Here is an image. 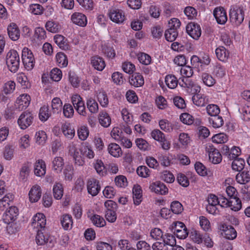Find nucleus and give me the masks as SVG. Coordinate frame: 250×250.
I'll return each mask as SVG.
<instances>
[{
  "instance_id": "35",
  "label": "nucleus",
  "mask_w": 250,
  "mask_h": 250,
  "mask_svg": "<svg viewBox=\"0 0 250 250\" xmlns=\"http://www.w3.org/2000/svg\"><path fill=\"white\" fill-rule=\"evenodd\" d=\"M192 101L194 104L198 106H204L208 102L206 96L200 93H197L192 97Z\"/></svg>"
},
{
  "instance_id": "41",
  "label": "nucleus",
  "mask_w": 250,
  "mask_h": 250,
  "mask_svg": "<svg viewBox=\"0 0 250 250\" xmlns=\"http://www.w3.org/2000/svg\"><path fill=\"white\" fill-rule=\"evenodd\" d=\"M93 166L97 173L100 176H104L106 173L105 167L101 160H97L93 163Z\"/></svg>"
},
{
  "instance_id": "12",
  "label": "nucleus",
  "mask_w": 250,
  "mask_h": 250,
  "mask_svg": "<svg viewBox=\"0 0 250 250\" xmlns=\"http://www.w3.org/2000/svg\"><path fill=\"white\" fill-rule=\"evenodd\" d=\"M30 97L27 94L20 95L17 99L15 104V108L19 111L26 109L30 103Z\"/></svg>"
},
{
  "instance_id": "55",
  "label": "nucleus",
  "mask_w": 250,
  "mask_h": 250,
  "mask_svg": "<svg viewBox=\"0 0 250 250\" xmlns=\"http://www.w3.org/2000/svg\"><path fill=\"white\" fill-rule=\"evenodd\" d=\"M17 80L18 82L24 88H28L30 86V83L28 80L27 76L23 73L17 74Z\"/></svg>"
},
{
  "instance_id": "60",
  "label": "nucleus",
  "mask_w": 250,
  "mask_h": 250,
  "mask_svg": "<svg viewBox=\"0 0 250 250\" xmlns=\"http://www.w3.org/2000/svg\"><path fill=\"white\" fill-rule=\"evenodd\" d=\"M74 109L70 104H65L63 106V114L67 118H71L74 114Z\"/></svg>"
},
{
  "instance_id": "48",
  "label": "nucleus",
  "mask_w": 250,
  "mask_h": 250,
  "mask_svg": "<svg viewBox=\"0 0 250 250\" xmlns=\"http://www.w3.org/2000/svg\"><path fill=\"white\" fill-rule=\"evenodd\" d=\"M202 80L205 85L209 87L213 86L216 83V81L213 77L207 73L202 74Z\"/></svg>"
},
{
  "instance_id": "28",
  "label": "nucleus",
  "mask_w": 250,
  "mask_h": 250,
  "mask_svg": "<svg viewBox=\"0 0 250 250\" xmlns=\"http://www.w3.org/2000/svg\"><path fill=\"white\" fill-rule=\"evenodd\" d=\"M236 181L240 184H245L250 181V168L238 173L236 176Z\"/></svg>"
},
{
  "instance_id": "58",
  "label": "nucleus",
  "mask_w": 250,
  "mask_h": 250,
  "mask_svg": "<svg viewBox=\"0 0 250 250\" xmlns=\"http://www.w3.org/2000/svg\"><path fill=\"white\" fill-rule=\"evenodd\" d=\"M16 84L14 81H9L5 83L3 86V91L5 94L12 93L15 89Z\"/></svg>"
},
{
  "instance_id": "50",
  "label": "nucleus",
  "mask_w": 250,
  "mask_h": 250,
  "mask_svg": "<svg viewBox=\"0 0 250 250\" xmlns=\"http://www.w3.org/2000/svg\"><path fill=\"white\" fill-rule=\"evenodd\" d=\"M234 211H238L241 208V201L237 197H234L229 200V206Z\"/></svg>"
},
{
  "instance_id": "1",
  "label": "nucleus",
  "mask_w": 250,
  "mask_h": 250,
  "mask_svg": "<svg viewBox=\"0 0 250 250\" xmlns=\"http://www.w3.org/2000/svg\"><path fill=\"white\" fill-rule=\"evenodd\" d=\"M245 10L243 7L231 6L229 12L230 22L236 26L240 25L244 20Z\"/></svg>"
},
{
  "instance_id": "29",
  "label": "nucleus",
  "mask_w": 250,
  "mask_h": 250,
  "mask_svg": "<svg viewBox=\"0 0 250 250\" xmlns=\"http://www.w3.org/2000/svg\"><path fill=\"white\" fill-rule=\"evenodd\" d=\"M61 223L62 228L65 230H70L73 226V220L72 216L69 214H63L60 219Z\"/></svg>"
},
{
  "instance_id": "38",
  "label": "nucleus",
  "mask_w": 250,
  "mask_h": 250,
  "mask_svg": "<svg viewBox=\"0 0 250 250\" xmlns=\"http://www.w3.org/2000/svg\"><path fill=\"white\" fill-rule=\"evenodd\" d=\"M137 57L139 62L144 65H148L152 62L151 56L144 52L138 53L137 55Z\"/></svg>"
},
{
  "instance_id": "47",
  "label": "nucleus",
  "mask_w": 250,
  "mask_h": 250,
  "mask_svg": "<svg viewBox=\"0 0 250 250\" xmlns=\"http://www.w3.org/2000/svg\"><path fill=\"white\" fill-rule=\"evenodd\" d=\"M178 36L177 30L172 28H168L165 31V36L166 39L170 42L175 40Z\"/></svg>"
},
{
  "instance_id": "22",
  "label": "nucleus",
  "mask_w": 250,
  "mask_h": 250,
  "mask_svg": "<svg viewBox=\"0 0 250 250\" xmlns=\"http://www.w3.org/2000/svg\"><path fill=\"white\" fill-rule=\"evenodd\" d=\"M54 41L61 49L64 50L70 49L67 40L64 36L59 34L55 35L54 37Z\"/></svg>"
},
{
  "instance_id": "31",
  "label": "nucleus",
  "mask_w": 250,
  "mask_h": 250,
  "mask_svg": "<svg viewBox=\"0 0 250 250\" xmlns=\"http://www.w3.org/2000/svg\"><path fill=\"white\" fill-rule=\"evenodd\" d=\"M31 164L27 163L24 164L21 167L19 174V179L21 181L25 182L27 180Z\"/></svg>"
},
{
  "instance_id": "7",
  "label": "nucleus",
  "mask_w": 250,
  "mask_h": 250,
  "mask_svg": "<svg viewBox=\"0 0 250 250\" xmlns=\"http://www.w3.org/2000/svg\"><path fill=\"white\" fill-rule=\"evenodd\" d=\"M219 229L221 235L227 239L233 240L237 236L236 231L230 225L223 224L220 226Z\"/></svg>"
},
{
  "instance_id": "10",
  "label": "nucleus",
  "mask_w": 250,
  "mask_h": 250,
  "mask_svg": "<svg viewBox=\"0 0 250 250\" xmlns=\"http://www.w3.org/2000/svg\"><path fill=\"white\" fill-rule=\"evenodd\" d=\"M172 229L177 237L179 239H185L188 235V231L185 224L182 222H175L173 223Z\"/></svg>"
},
{
  "instance_id": "62",
  "label": "nucleus",
  "mask_w": 250,
  "mask_h": 250,
  "mask_svg": "<svg viewBox=\"0 0 250 250\" xmlns=\"http://www.w3.org/2000/svg\"><path fill=\"white\" fill-rule=\"evenodd\" d=\"M30 146L29 136L27 134L21 137L19 140V147L21 149H25Z\"/></svg>"
},
{
  "instance_id": "9",
  "label": "nucleus",
  "mask_w": 250,
  "mask_h": 250,
  "mask_svg": "<svg viewBox=\"0 0 250 250\" xmlns=\"http://www.w3.org/2000/svg\"><path fill=\"white\" fill-rule=\"evenodd\" d=\"M33 116L29 112H24L21 114L18 120V124L21 129H25L32 123Z\"/></svg>"
},
{
  "instance_id": "17",
  "label": "nucleus",
  "mask_w": 250,
  "mask_h": 250,
  "mask_svg": "<svg viewBox=\"0 0 250 250\" xmlns=\"http://www.w3.org/2000/svg\"><path fill=\"white\" fill-rule=\"evenodd\" d=\"M71 19L74 24L80 26L84 27L87 24L86 17L81 13H74L72 15Z\"/></svg>"
},
{
  "instance_id": "26",
  "label": "nucleus",
  "mask_w": 250,
  "mask_h": 250,
  "mask_svg": "<svg viewBox=\"0 0 250 250\" xmlns=\"http://www.w3.org/2000/svg\"><path fill=\"white\" fill-rule=\"evenodd\" d=\"M91 63L92 66L98 71L103 70L105 66L104 59L98 56H94L91 59Z\"/></svg>"
},
{
  "instance_id": "5",
  "label": "nucleus",
  "mask_w": 250,
  "mask_h": 250,
  "mask_svg": "<svg viewBox=\"0 0 250 250\" xmlns=\"http://www.w3.org/2000/svg\"><path fill=\"white\" fill-rule=\"evenodd\" d=\"M31 227L35 231L44 230L46 225V219L43 214L38 213L32 218Z\"/></svg>"
},
{
  "instance_id": "18",
  "label": "nucleus",
  "mask_w": 250,
  "mask_h": 250,
  "mask_svg": "<svg viewBox=\"0 0 250 250\" xmlns=\"http://www.w3.org/2000/svg\"><path fill=\"white\" fill-rule=\"evenodd\" d=\"M61 130L66 138L72 139L75 135L74 128L69 123H65L61 126Z\"/></svg>"
},
{
  "instance_id": "6",
  "label": "nucleus",
  "mask_w": 250,
  "mask_h": 250,
  "mask_svg": "<svg viewBox=\"0 0 250 250\" xmlns=\"http://www.w3.org/2000/svg\"><path fill=\"white\" fill-rule=\"evenodd\" d=\"M209 160L213 164H219L222 160V155L219 150L211 145H208L206 148Z\"/></svg>"
},
{
  "instance_id": "52",
  "label": "nucleus",
  "mask_w": 250,
  "mask_h": 250,
  "mask_svg": "<svg viewBox=\"0 0 250 250\" xmlns=\"http://www.w3.org/2000/svg\"><path fill=\"white\" fill-rule=\"evenodd\" d=\"M34 37L38 41H43L46 38V31L43 28L38 27L35 28L34 32Z\"/></svg>"
},
{
  "instance_id": "61",
  "label": "nucleus",
  "mask_w": 250,
  "mask_h": 250,
  "mask_svg": "<svg viewBox=\"0 0 250 250\" xmlns=\"http://www.w3.org/2000/svg\"><path fill=\"white\" fill-rule=\"evenodd\" d=\"M91 220L93 224L98 227H102L105 225L104 219L99 215H94Z\"/></svg>"
},
{
  "instance_id": "24",
  "label": "nucleus",
  "mask_w": 250,
  "mask_h": 250,
  "mask_svg": "<svg viewBox=\"0 0 250 250\" xmlns=\"http://www.w3.org/2000/svg\"><path fill=\"white\" fill-rule=\"evenodd\" d=\"M34 173L37 176H43L46 172V165L42 160H38L34 164Z\"/></svg>"
},
{
  "instance_id": "3",
  "label": "nucleus",
  "mask_w": 250,
  "mask_h": 250,
  "mask_svg": "<svg viewBox=\"0 0 250 250\" xmlns=\"http://www.w3.org/2000/svg\"><path fill=\"white\" fill-rule=\"evenodd\" d=\"M21 60L25 68L31 70L35 66V60L32 52L27 47H24L22 50Z\"/></svg>"
},
{
  "instance_id": "49",
  "label": "nucleus",
  "mask_w": 250,
  "mask_h": 250,
  "mask_svg": "<svg viewBox=\"0 0 250 250\" xmlns=\"http://www.w3.org/2000/svg\"><path fill=\"white\" fill-rule=\"evenodd\" d=\"M51 116V112L49 111L48 106H42L40 110L39 118L42 121H46Z\"/></svg>"
},
{
  "instance_id": "53",
  "label": "nucleus",
  "mask_w": 250,
  "mask_h": 250,
  "mask_svg": "<svg viewBox=\"0 0 250 250\" xmlns=\"http://www.w3.org/2000/svg\"><path fill=\"white\" fill-rule=\"evenodd\" d=\"M99 102L103 107H106L108 104V99L106 93L104 91H100L97 95Z\"/></svg>"
},
{
  "instance_id": "56",
  "label": "nucleus",
  "mask_w": 250,
  "mask_h": 250,
  "mask_svg": "<svg viewBox=\"0 0 250 250\" xmlns=\"http://www.w3.org/2000/svg\"><path fill=\"white\" fill-rule=\"evenodd\" d=\"M77 134L79 138L82 140H85L89 135V130L88 127L85 126H82L78 129Z\"/></svg>"
},
{
  "instance_id": "37",
  "label": "nucleus",
  "mask_w": 250,
  "mask_h": 250,
  "mask_svg": "<svg viewBox=\"0 0 250 250\" xmlns=\"http://www.w3.org/2000/svg\"><path fill=\"white\" fill-rule=\"evenodd\" d=\"M43 230H37V236L36 237V243L39 245H42L47 242L49 236L47 233H44L42 231Z\"/></svg>"
},
{
  "instance_id": "25",
  "label": "nucleus",
  "mask_w": 250,
  "mask_h": 250,
  "mask_svg": "<svg viewBox=\"0 0 250 250\" xmlns=\"http://www.w3.org/2000/svg\"><path fill=\"white\" fill-rule=\"evenodd\" d=\"M131 85L138 87L142 86L144 83L143 76L139 73H135L132 75L129 79Z\"/></svg>"
},
{
  "instance_id": "46",
  "label": "nucleus",
  "mask_w": 250,
  "mask_h": 250,
  "mask_svg": "<svg viewBox=\"0 0 250 250\" xmlns=\"http://www.w3.org/2000/svg\"><path fill=\"white\" fill-rule=\"evenodd\" d=\"M163 243L165 246L169 245L174 247L176 245V241L174 235L170 233H166L163 237Z\"/></svg>"
},
{
  "instance_id": "39",
  "label": "nucleus",
  "mask_w": 250,
  "mask_h": 250,
  "mask_svg": "<svg viewBox=\"0 0 250 250\" xmlns=\"http://www.w3.org/2000/svg\"><path fill=\"white\" fill-rule=\"evenodd\" d=\"M165 83L168 88L174 89L177 86L178 80L173 75H167L165 77Z\"/></svg>"
},
{
  "instance_id": "51",
  "label": "nucleus",
  "mask_w": 250,
  "mask_h": 250,
  "mask_svg": "<svg viewBox=\"0 0 250 250\" xmlns=\"http://www.w3.org/2000/svg\"><path fill=\"white\" fill-rule=\"evenodd\" d=\"M228 140V137L226 134L220 133L214 135L212 137V141L216 144H223L226 143Z\"/></svg>"
},
{
  "instance_id": "34",
  "label": "nucleus",
  "mask_w": 250,
  "mask_h": 250,
  "mask_svg": "<svg viewBox=\"0 0 250 250\" xmlns=\"http://www.w3.org/2000/svg\"><path fill=\"white\" fill-rule=\"evenodd\" d=\"M209 125L214 128L221 127L224 124V120L222 117L216 115L208 119Z\"/></svg>"
},
{
  "instance_id": "57",
  "label": "nucleus",
  "mask_w": 250,
  "mask_h": 250,
  "mask_svg": "<svg viewBox=\"0 0 250 250\" xmlns=\"http://www.w3.org/2000/svg\"><path fill=\"white\" fill-rule=\"evenodd\" d=\"M45 27L48 31L52 33L58 32L60 30L59 24L52 21H49L46 23Z\"/></svg>"
},
{
  "instance_id": "30",
  "label": "nucleus",
  "mask_w": 250,
  "mask_h": 250,
  "mask_svg": "<svg viewBox=\"0 0 250 250\" xmlns=\"http://www.w3.org/2000/svg\"><path fill=\"white\" fill-rule=\"evenodd\" d=\"M134 204L139 205L142 201V193L141 187L139 185L134 186L132 189Z\"/></svg>"
},
{
  "instance_id": "43",
  "label": "nucleus",
  "mask_w": 250,
  "mask_h": 250,
  "mask_svg": "<svg viewBox=\"0 0 250 250\" xmlns=\"http://www.w3.org/2000/svg\"><path fill=\"white\" fill-rule=\"evenodd\" d=\"M86 105L89 111L93 114L97 113L99 110L98 103L92 98H89L86 101Z\"/></svg>"
},
{
  "instance_id": "27",
  "label": "nucleus",
  "mask_w": 250,
  "mask_h": 250,
  "mask_svg": "<svg viewBox=\"0 0 250 250\" xmlns=\"http://www.w3.org/2000/svg\"><path fill=\"white\" fill-rule=\"evenodd\" d=\"M98 119L100 125L104 127H107L111 124L110 117L105 111H102L100 112Z\"/></svg>"
},
{
  "instance_id": "16",
  "label": "nucleus",
  "mask_w": 250,
  "mask_h": 250,
  "mask_svg": "<svg viewBox=\"0 0 250 250\" xmlns=\"http://www.w3.org/2000/svg\"><path fill=\"white\" fill-rule=\"evenodd\" d=\"M29 200L32 203L38 202L42 196V190L41 187L37 185L33 186L29 192Z\"/></svg>"
},
{
  "instance_id": "8",
  "label": "nucleus",
  "mask_w": 250,
  "mask_h": 250,
  "mask_svg": "<svg viewBox=\"0 0 250 250\" xmlns=\"http://www.w3.org/2000/svg\"><path fill=\"white\" fill-rule=\"evenodd\" d=\"M69 152L73 156L75 165L83 166L84 165V159L81 147L78 148L73 145L69 148Z\"/></svg>"
},
{
  "instance_id": "32",
  "label": "nucleus",
  "mask_w": 250,
  "mask_h": 250,
  "mask_svg": "<svg viewBox=\"0 0 250 250\" xmlns=\"http://www.w3.org/2000/svg\"><path fill=\"white\" fill-rule=\"evenodd\" d=\"M13 199V195L10 193L7 194L4 196L0 197V209L4 210L8 207L10 203L12 202Z\"/></svg>"
},
{
  "instance_id": "21",
  "label": "nucleus",
  "mask_w": 250,
  "mask_h": 250,
  "mask_svg": "<svg viewBox=\"0 0 250 250\" xmlns=\"http://www.w3.org/2000/svg\"><path fill=\"white\" fill-rule=\"evenodd\" d=\"M215 54L217 58L223 62H227L229 57V51L223 46L216 48Z\"/></svg>"
},
{
  "instance_id": "40",
  "label": "nucleus",
  "mask_w": 250,
  "mask_h": 250,
  "mask_svg": "<svg viewBox=\"0 0 250 250\" xmlns=\"http://www.w3.org/2000/svg\"><path fill=\"white\" fill-rule=\"evenodd\" d=\"M53 192L54 197L56 199H61L63 194L62 185L60 183H56L53 186Z\"/></svg>"
},
{
  "instance_id": "63",
  "label": "nucleus",
  "mask_w": 250,
  "mask_h": 250,
  "mask_svg": "<svg viewBox=\"0 0 250 250\" xmlns=\"http://www.w3.org/2000/svg\"><path fill=\"white\" fill-rule=\"evenodd\" d=\"M170 208L172 212L174 214H179L183 210L182 205L178 201H174L171 203Z\"/></svg>"
},
{
  "instance_id": "19",
  "label": "nucleus",
  "mask_w": 250,
  "mask_h": 250,
  "mask_svg": "<svg viewBox=\"0 0 250 250\" xmlns=\"http://www.w3.org/2000/svg\"><path fill=\"white\" fill-rule=\"evenodd\" d=\"M7 32L9 38L13 41H17L20 37V30L15 23H11L7 27Z\"/></svg>"
},
{
  "instance_id": "64",
  "label": "nucleus",
  "mask_w": 250,
  "mask_h": 250,
  "mask_svg": "<svg viewBox=\"0 0 250 250\" xmlns=\"http://www.w3.org/2000/svg\"><path fill=\"white\" fill-rule=\"evenodd\" d=\"M36 142L39 145H43L46 140L47 136L44 131L41 130L36 132L35 134Z\"/></svg>"
},
{
  "instance_id": "14",
  "label": "nucleus",
  "mask_w": 250,
  "mask_h": 250,
  "mask_svg": "<svg viewBox=\"0 0 250 250\" xmlns=\"http://www.w3.org/2000/svg\"><path fill=\"white\" fill-rule=\"evenodd\" d=\"M188 34L195 40H197L201 35V29L199 24L194 22L189 23L186 27Z\"/></svg>"
},
{
  "instance_id": "36",
  "label": "nucleus",
  "mask_w": 250,
  "mask_h": 250,
  "mask_svg": "<svg viewBox=\"0 0 250 250\" xmlns=\"http://www.w3.org/2000/svg\"><path fill=\"white\" fill-rule=\"evenodd\" d=\"M56 60L58 65L61 67H65L68 64L67 57L63 53H58L56 55Z\"/></svg>"
},
{
  "instance_id": "59",
  "label": "nucleus",
  "mask_w": 250,
  "mask_h": 250,
  "mask_svg": "<svg viewBox=\"0 0 250 250\" xmlns=\"http://www.w3.org/2000/svg\"><path fill=\"white\" fill-rule=\"evenodd\" d=\"M206 110L208 114L211 117L218 115L220 111L219 107L214 104L208 105L206 107Z\"/></svg>"
},
{
  "instance_id": "2",
  "label": "nucleus",
  "mask_w": 250,
  "mask_h": 250,
  "mask_svg": "<svg viewBox=\"0 0 250 250\" xmlns=\"http://www.w3.org/2000/svg\"><path fill=\"white\" fill-rule=\"evenodd\" d=\"M6 63L10 71L14 73L17 71L20 65V57L17 51L11 50L8 52Z\"/></svg>"
},
{
  "instance_id": "11",
  "label": "nucleus",
  "mask_w": 250,
  "mask_h": 250,
  "mask_svg": "<svg viewBox=\"0 0 250 250\" xmlns=\"http://www.w3.org/2000/svg\"><path fill=\"white\" fill-rule=\"evenodd\" d=\"M18 214L19 210L18 208L15 206L10 207L4 213L3 220L5 223L9 225L16 220Z\"/></svg>"
},
{
  "instance_id": "54",
  "label": "nucleus",
  "mask_w": 250,
  "mask_h": 250,
  "mask_svg": "<svg viewBox=\"0 0 250 250\" xmlns=\"http://www.w3.org/2000/svg\"><path fill=\"white\" fill-rule=\"evenodd\" d=\"M62 103L58 97L54 98L52 100L51 107L54 112H59L61 110Z\"/></svg>"
},
{
  "instance_id": "20",
  "label": "nucleus",
  "mask_w": 250,
  "mask_h": 250,
  "mask_svg": "<svg viewBox=\"0 0 250 250\" xmlns=\"http://www.w3.org/2000/svg\"><path fill=\"white\" fill-rule=\"evenodd\" d=\"M152 191L160 194H165L168 192V188L165 185L160 182H156L152 183L149 187Z\"/></svg>"
},
{
  "instance_id": "4",
  "label": "nucleus",
  "mask_w": 250,
  "mask_h": 250,
  "mask_svg": "<svg viewBox=\"0 0 250 250\" xmlns=\"http://www.w3.org/2000/svg\"><path fill=\"white\" fill-rule=\"evenodd\" d=\"M108 16L111 21L118 24L123 23L125 20L124 11L115 7L108 10Z\"/></svg>"
},
{
  "instance_id": "44",
  "label": "nucleus",
  "mask_w": 250,
  "mask_h": 250,
  "mask_svg": "<svg viewBox=\"0 0 250 250\" xmlns=\"http://www.w3.org/2000/svg\"><path fill=\"white\" fill-rule=\"evenodd\" d=\"M241 118L244 121L250 120V106L247 105L242 106L239 108Z\"/></svg>"
},
{
  "instance_id": "13",
  "label": "nucleus",
  "mask_w": 250,
  "mask_h": 250,
  "mask_svg": "<svg viewBox=\"0 0 250 250\" xmlns=\"http://www.w3.org/2000/svg\"><path fill=\"white\" fill-rule=\"evenodd\" d=\"M217 22L220 24H225L228 20L227 12L225 9L221 6L216 7L213 12Z\"/></svg>"
},
{
  "instance_id": "15",
  "label": "nucleus",
  "mask_w": 250,
  "mask_h": 250,
  "mask_svg": "<svg viewBox=\"0 0 250 250\" xmlns=\"http://www.w3.org/2000/svg\"><path fill=\"white\" fill-rule=\"evenodd\" d=\"M87 188L89 194L93 196L97 195L101 189L99 181L94 178L89 179L87 182Z\"/></svg>"
},
{
  "instance_id": "42",
  "label": "nucleus",
  "mask_w": 250,
  "mask_h": 250,
  "mask_svg": "<svg viewBox=\"0 0 250 250\" xmlns=\"http://www.w3.org/2000/svg\"><path fill=\"white\" fill-rule=\"evenodd\" d=\"M245 165V162L243 159L236 158L232 161L231 167L234 170L240 171L244 168Z\"/></svg>"
},
{
  "instance_id": "45",
  "label": "nucleus",
  "mask_w": 250,
  "mask_h": 250,
  "mask_svg": "<svg viewBox=\"0 0 250 250\" xmlns=\"http://www.w3.org/2000/svg\"><path fill=\"white\" fill-rule=\"evenodd\" d=\"M81 152H83V156L88 159H93L95 156V153L92 147L89 145H85L81 147Z\"/></svg>"
},
{
  "instance_id": "23",
  "label": "nucleus",
  "mask_w": 250,
  "mask_h": 250,
  "mask_svg": "<svg viewBox=\"0 0 250 250\" xmlns=\"http://www.w3.org/2000/svg\"><path fill=\"white\" fill-rule=\"evenodd\" d=\"M107 150L111 156L115 158L121 156L123 153L120 146L114 143L109 144L107 146Z\"/></svg>"
},
{
  "instance_id": "33",
  "label": "nucleus",
  "mask_w": 250,
  "mask_h": 250,
  "mask_svg": "<svg viewBox=\"0 0 250 250\" xmlns=\"http://www.w3.org/2000/svg\"><path fill=\"white\" fill-rule=\"evenodd\" d=\"M64 166L63 159L61 157H56L52 161L53 169L57 173L61 172Z\"/></svg>"
}]
</instances>
